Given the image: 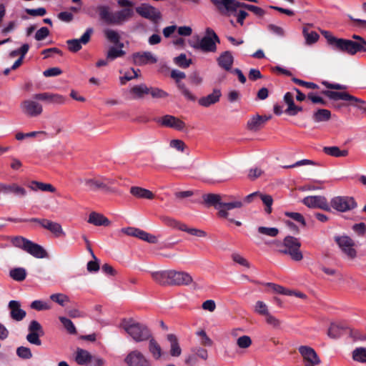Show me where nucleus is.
<instances>
[{
    "label": "nucleus",
    "instance_id": "1",
    "mask_svg": "<svg viewBox=\"0 0 366 366\" xmlns=\"http://www.w3.org/2000/svg\"><path fill=\"white\" fill-rule=\"evenodd\" d=\"M321 34L327 39V44L335 50L355 55L357 52H366V41L360 36L354 34L352 38L355 40L340 39L334 36L328 31L322 30Z\"/></svg>",
    "mask_w": 366,
    "mask_h": 366
},
{
    "label": "nucleus",
    "instance_id": "2",
    "mask_svg": "<svg viewBox=\"0 0 366 366\" xmlns=\"http://www.w3.org/2000/svg\"><path fill=\"white\" fill-rule=\"evenodd\" d=\"M204 201L213 205L218 211V216L220 218L228 219L230 222H234L237 226H241L242 223L239 221H235L232 218H229V211L234 208H241L243 206V202L240 200H236L231 202H224L222 201L221 195L217 194H207L204 196Z\"/></svg>",
    "mask_w": 366,
    "mask_h": 366
},
{
    "label": "nucleus",
    "instance_id": "3",
    "mask_svg": "<svg viewBox=\"0 0 366 366\" xmlns=\"http://www.w3.org/2000/svg\"><path fill=\"white\" fill-rule=\"evenodd\" d=\"M121 327L136 342L147 341L152 334L145 325L132 320H124L121 323Z\"/></svg>",
    "mask_w": 366,
    "mask_h": 366
},
{
    "label": "nucleus",
    "instance_id": "4",
    "mask_svg": "<svg viewBox=\"0 0 366 366\" xmlns=\"http://www.w3.org/2000/svg\"><path fill=\"white\" fill-rule=\"evenodd\" d=\"M279 252L288 254L294 261H301L303 259L302 252L300 250L301 243L298 239L292 237H286L282 242H274Z\"/></svg>",
    "mask_w": 366,
    "mask_h": 366
},
{
    "label": "nucleus",
    "instance_id": "5",
    "mask_svg": "<svg viewBox=\"0 0 366 366\" xmlns=\"http://www.w3.org/2000/svg\"><path fill=\"white\" fill-rule=\"evenodd\" d=\"M213 4L222 13H229L237 11L238 8L242 7L248 9L254 14L262 16L264 11L256 6L240 3L234 0H212Z\"/></svg>",
    "mask_w": 366,
    "mask_h": 366
},
{
    "label": "nucleus",
    "instance_id": "6",
    "mask_svg": "<svg viewBox=\"0 0 366 366\" xmlns=\"http://www.w3.org/2000/svg\"><path fill=\"white\" fill-rule=\"evenodd\" d=\"M219 42V39L215 32L210 28L206 29V36L196 42L191 41L190 46L195 49L201 50L203 52H215L217 51V43Z\"/></svg>",
    "mask_w": 366,
    "mask_h": 366
},
{
    "label": "nucleus",
    "instance_id": "7",
    "mask_svg": "<svg viewBox=\"0 0 366 366\" xmlns=\"http://www.w3.org/2000/svg\"><path fill=\"white\" fill-rule=\"evenodd\" d=\"M336 242L345 255L350 259H354L357 257L355 242L347 236L336 238Z\"/></svg>",
    "mask_w": 366,
    "mask_h": 366
},
{
    "label": "nucleus",
    "instance_id": "8",
    "mask_svg": "<svg viewBox=\"0 0 366 366\" xmlns=\"http://www.w3.org/2000/svg\"><path fill=\"white\" fill-rule=\"evenodd\" d=\"M90 190H108L109 185L112 184V181L104 177H95L92 178H86L81 180Z\"/></svg>",
    "mask_w": 366,
    "mask_h": 366
},
{
    "label": "nucleus",
    "instance_id": "9",
    "mask_svg": "<svg viewBox=\"0 0 366 366\" xmlns=\"http://www.w3.org/2000/svg\"><path fill=\"white\" fill-rule=\"evenodd\" d=\"M171 77L175 80L178 89L187 99L189 101L196 100V97L189 91L185 84L182 82V80L186 77L184 72L174 69L171 71Z\"/></svg>",
    "mask_w": 366,
    "mask_h": 366
},
{
    "label": "nucleus",
    "instance_id": "10",
    "mask_svg": "<svg viewBox=\"0 0 366 366\" xmlns=\"http://www.w3.org/2000/svg\"><path fill=\"white\" fill-rule=\"evenodd\" d=\"M331 207L338 212H346L356 207L353 198L349 197H335L330 201Z\"/></svg>",
    "mask_w": 366,
    "mask_h": 366
},
{
    "label": "nucleus",
    "instance_id": "11",
    "mask_svg": "<svg viewBox=\"0 0 366 366\" xmlns=\"http://www.w3.org/2000/svg\"><path fill=\"white\" fill-rule=\"evenodd\" d=\"M21 112L30 117H38L43 112V107L34 99H25L21 104Z\"/></svg>",
    "mask_w": 366,
    "mask_h": 366
},
{
    "label": "nucleus",
    "instance_id": "12",
    "mask_svg": "<svg viewBox=\"0 0 366 366\" xmlns=\"http://www.w3.org/2000/svg\"><path fill=\"white\" fill-rule=\"evenodd\" d=\"M298 351L302 355L305 366H316L320 365V359L313 348L302 345L299 347Z\"/></svg>",
    "mask_w": 366,
    "mask_h": 366
},
{
    "label": "nucleus",
    "instance_id": "13",
    "mask_svg": "<svg viewBox=\"0 0 366 366\" xmlns=\"http://www.w3.org/2000/svg\"><path fill=\"white\" fill-rule=\"evenodd\" d=\"M136 11L141 16L154 23L158 22L162 18L161 13L158 9L146 4L137 6Z\"/></svg>",
    "mask_w": 366,
    "mask_h": 366
},
{
    "label": "nucleus",
    "instance_id": "14",
    "mask_svg": "<svg viewBox=\"0 0 366 366\" xmlns=\"http://www.w3.org/2000/svg\"><path fill=\"white\" fill-rule=\"evenodd\" d=\"M302 202L309 208H319L328 212L331 210V207L324 196H308L304 198Z\"/></svg>",
    "mask_w": 366,
    "mask_h": 366
},
{
    "label": "nucleus",
    "instance_id": "15",
    "mask_svg": "<svg viewBox=\"0 0 366 366\" xmlns=\"http://www.w3.org/2000/svg\"><path fill=\"white\" fill-rule=\"evenodd\" d=\"M129 366H151L150 361L139 350L129 352L124 360Z\"/></svg>",
    "mask_w": 366,
    "mask_h": 366
},
{
    "label": "nucleus",
    "instance_id": "16",
    "mask_svg": "<svg viewBox=\"0 0 366 366\" xmlns=\"http://www.w3.org/2000/svg\"><path fill=\"white\" fill-rule=\"evenodd\" d=\"M93 33L92 28H88L80 39H74L66 41L68 49L71 52H77L82 48V44H86Z\"/></svg>",
    "mask_w": 366,
    "mask_h": 366
},
{
    "label": "nucleus",
    "instance_id": "17",
    "mask_svg": "<svg viewBox=\"0 0 366 366\" xmlns=\"http://www.w3.org/2000/svg\"><path fill=\"white\" fill-rule=\"evenodd\" d=\"M173 269L159 270L151 272L152 279L162 286H172Z\"/></svg>",
    "mask_w": 366,
    "mask_h": 366
},
{
    "label": "nucleus",
    "instance_id": "18",
    "mask_svg": "<svg viewBox=\"0 0 366 366\" xmlns=\"http://www.w3.org/2000/svg\"><path fill=\"white\" fill-rule=\"evenodd\" d=\"M33 98L51 104H62L65 102V98L62 95L51 92L36 94Z\"/></svg>",
    "mask_w": 366,
    "mask_h": 366
},
{
    "label": "nucleus",
    "instance_id": "19",
    "mask_svg": "<svg viewBox=\"0 0 366 366\" xmlns=\"http://www.w3.org/2000/svg\"><path fill=\"white\" fill-rule=\"evenodd\" d=\"M159 123L164 127L172 128L178 131H184L186 127V124L183 121L172 115L162 117L159 120Z\"/></svg>",
    "mask_w": 366,
    "mask_h": 366
},
{
    "label": "nucleus",
    "instance_id": "20",
    "mask_svg": "<svg viewBox=\"0 0 366 366\" xmlns=\"http://www.w3.org/2000/svg\"><path fill=\"white\" fill-rule=\"evenodd\" d=\"M40 225L51 232L55 237H63L66 235L61 225L58 222L44 219L40 222Z\"/></svg>",
    "mask_w": 366,
    "mask_h": 366
},
{
    "label": "nucleus",
    "instance_id": "21",
    "mask_svg": "<svg viewBox=\"0 0 366 366\" xmlns=\"http://www.w3.org/2000/svg\"><path fill=\"white\" fill-rule=\"evenodd\" d=\"M192 282L193 278L189 273L174 270L172 286H187L192 284Z\"/></svg>",
    "mask_w": 366,
    "mask_h": 366
},
{
    "label": "nucleus",
    "instance_id": "22",
    "mask_svg": "<svg viewBox=\"0 0 366 366\" xmlns=\"http://www.w3.org/2000/svg\"><path fill=\"white\" fill-rule=\"evenodd\" d=\"M147 340H149L148 350L153 359L155 360L162 359L165 355V352L160 344L152 336Z\"/></svg>",
    "mask_w": 366,
    "mask_h": 366
},
{
    "label": "nucleus",
    "instance_id": "23",
    "mask_svg": "<svg viewBox=\"0 0 366 366\" xmlns=\"http://www.w3.org/2000/svg\"><path fill=\"white\" fill-rule=\"evenodd\" d=\"M255 197H259V199L262 201L263 204L265 205V212L267 214H270L272 212V205L273 203V199L271 195L262 194L258 192L252 193L247 195L245 197V202H251L252 199Z\"/></svg>",
    "mask_w": 366,
    "mask_h": 366
},
{
    "label": "nucleus",
    "instance_id": "24",
    "mask_svg": "<svg viewBox=\"0 0 366 366\" xmlns=\"http://www.w3.org/2000/svg\"><path fill=\"white\" fill-rule=\"evenodd\" d=\"M134 14L131 8H125L114 12V25H121L127 21Z\"/></svg>",
    "mask_w": 366,
    "mask_h": 366
},
{
    "label": "nucleus",
    "instance_id": "25",
    "mask_svg": "<svg viewBox=\"0 0 366 366\" xmlns=\"http://www.w3.org/2000/svg\"><path fill=\"white\" fill-rule=\"evenodd\" d=\"M133 57L135 64L138 65L154 64L157 61V58L149 51L136 53L134 54Z\"/></svg>",
    "mask_w": 366,
    "mask_h": 366
},
{
    "label": "nucleus",
    "instance_id": "26",
    "mask_svg": "<svg viewBox=\"0 0 366 366\" xmlns=\"http://www.w3.org/2000/svg\"><path fill=\"white\" fill-rule=\"evenodd\" d=\"M9 308L12 319L16 321L22 320L26 316V312L21 309V304L16 300H11L9 302Z\"/></svg>",
    "mask_w": 366,
    "mask_h": 366
},
{
    "label": "nucleus",
    "instance_id": "27",
    "mask_svg": "<svg viewBox=\"0 0 366 366\" xmlns=\"http://www.w3.org/2000/svg\"><path fill=\"white\" fill-rule=\"evenodd\" d=\"M167 340L169 343V354L172 357H178L182 354V348L179 345V339L174 334H168Z\"/></svg>",
    "mask_w": 366,
    "mask_h": 366
},
{
    "label": "nucleus",
    "instance_id": "28",
    "mask_svg": "<svg viewBox=\"0 0 366 366\" xmlns=\"http://www.w3.org/2000/svg\"><path fill=\"white\" fill-rule=\"evenodd\" d=\"M27 245H26L25 251L29 253L31 255L34 256L36 258H44L46 256V252L44 249V248L29 240V242H26Z\"/></svg>",
    "mask_w": 366,
    "mask_h": 366
},
{
    "label": "nucleus",
    "instance_id": "29",
    "mask_svg": "<svg viewBox=\"0 0 366 366\" xmlns=\"http://www.w3.org/2000/svg\"><path fill=\"white\" fill-rule=\"evenodd\" d=\"M268 119L269 118L265 116H260L258 114L254 115L247 122V127L250 131H257Z\"/></svg>",
    "mask_w": 366,
    "mask_h": 366
},
{
    "label": "nucleus",
    "instance_id": "30",
    "mask_svg": "<svg viewBox=\"0 0 366 366\" xmlns=\"http://www.w3.org/2000/svg\"><path fill=\"white\" fill-rule=\"evenodd\" d=\"M221 97V92L219 89H214L212 94L206 97H203L200 98L198 101L199 104L204 107H208L212 104H214L219 102V98Z\"/></svg>",
    "mask_w": 366,
    "mask_h": 366
},
{
    "label": "nucleus",
    "instance_id": "31",
    "mask_svg": "<svg viewBox=\"0 0 366 366\" xmlns=\"http://www.w3.org/2000/svg\"><path fill=\"white\" fill-rule=\"evenodd\" d=\"M234 61V57L230 51H226L222 53L217 59L218 64L224 69H231Z\"/></svg>",
    "mask_w": 366,
    "mask_h": 366
},
{
    "label": "nucleus",
    "instance_id": "32",
    "mask_svg": "<svg viewBox=\"0 0 366 366\" xmlns=\"http://www.w3.org/2000/svg\"><path fill=\"white\" fill-rule=\"evenodd\" d=\"M88 222L95 226H109L111 224L105 216L95 212L90 213Z\"/></svg>",
    "mask_w": 366,
    "mask_h": 366
},
{
    "label": "nucleus",
    "instance_id": "33",
    "mask_svg": "<svg viewBox=\"0 0 366 366\" xmlns=\"http://www.w3.org/2000/svg\"><path fill=\"white\" fill-rule=\"evenodd\" d=\"M129 94L134 99H142L144 95L148 94L149 92V87L144 84L135 85L129 89Z\"/></svg>",
    "mask_w": 366,
    "mask_h": 366
},
{
    "label": "nucleus",
    "instance_id": "34",
    "mask_svg": "<svg viewBox=\"0 0 366 366\" xmlns=\"http://www.w3.org/2000/svg\"><path fill=\"white\" fill-rule=\"evenodd\" d=\"M92 360V355L86 350L78 348L76 352L75 361L80 365H88Z\"/></svg>",
    "mask_w": 366,
    "mask_h": 366
},
{
    "label": "nucleus",
    "instance_id": "35",
    "mask_svg": "<svg viewBox=\"0 0 366 366\" xmlns=\"http://www.w3.org/2000/svg\"><path fill=\"white\" fill-rule=\"evenodd\" d=\"M97 11L102 21L108 24H113L114 12H112L108 6H99L97 7Z\"/></svg>",
    "mask_w": 366,
    "mask_h": 366
},
{
    "label": "nucleus",
    "instance_id": "36",
    "mask_svg": "<svg viewBox=\"0 0 366 366\" xmlns=\"http://www.w3.org/2000/svg\"><path fill=\"white\" fill-rule=\"evenodd\" d=\"M130 193L137 198L147 199H152L154 198V194L151 191L139 187H131Z\"/></svg>",
    "mask_w": 366,
    "mask_h": 366
},
{
    "label": "nucleus",
    "instance_id": "37",
    "mask_svg": "<svg viewBox=\"0 0 366 366\" xmlns=\"http://www.w3.org/2000/svg\"><path fill=\"white\" fill-rule=\"evenodd\" d=\"M29 187L33 191L41 190L42 192H49L52 193L56 192V188L52 184L36 181L31 182Z\"/></svg>",
    "mask_w": 366,
    "mask_h": 366
},
{
    "label": "nucleus",
    "instance_id": "38",
    "mask_svg": "<svg viewBox=\"0 0 366 366\" xmlns=\"http://www.w3.org/2000/svg\"><path fill=\"white\" fill-rule=\"evenodd\" d=\"M324 152L330 156L335 157H347L349 154L348 150H341L338 147H325L323 148Z\"/></svg>",
    "mask_w": 366,
    "mask_h": 366
},
{
    "label": "nucleus",
    "instance_id": "39",
    "mask_svg": "<svg viewBox=\"0 0 366 366\" xmlns=\"http://www.w3.org/2000/svg\"><path fill=\"white\" fill-rule=\"evenodd\" d=\"M119 73L122 74V76H119V81L122 85H124L127 81L136 79L139 76L137 71L133 68H130L129 69L124 71L120 70Z\"/></svg>",
    "mask_w": 366,
    "mask_h": 366
},
{
    "label": "nucleus",
    "instance_id": "40",
    "mask_svg": "<svg viewBox=\"0 0 366 366\" xmlns=\"http://www.w3.org/2000/svg\"><path fill=\"white\" fill-rule=\"evenodd\" d=\"M122 43H120L119 44V48H116L114 46L110 47L107 53V60L112 61L118 57H122L124 56L125 51L122 49Z\"/></svg>",
    "mask_w": 366,
    "mask_h": 366
},
{
    "label": "nucleus",
    "instance_id": "41",
    "mask_svg": "<svg viewBox=\"0 0 366 366\" xmlns=\"http://www.w3.org/2000/svg\"><path fill=\"white\" fill-rule=\"evenodd\" d=\"M352 357L354 361L365 363L366 362V348L360 347L352 351Z\"/></svg>",
    "mask_w": 366,
    "mask_h": 366
},
{
    "label": "nucleus",
    "instance_id": "42",
    "mask_svg": "<svg viewBox=\"0 0 366 366\" xmlns=\"http://www.w3.org/2000/svg\"><path fill=\"white\" fill-rule=\"evenodd\" d=\"M254 312L259 315L264 317L270 313L268 305L261 300H258L255 302L254 305Z\"/></svg>",
    "mask_w": 366,
    "mask_h": 366
},
{
    "label": "nucleus",
    "instance_id": "43",
    "mask_svg": "<svg viewBox=\"0 0 366 366\" xmlns=\"http://www.w3.org/2000/svg\"><path fill=\"white\" fill-rule=\"evenodd\" d=\"M325 95L333 100H345L350 98L349 93L326 90L322 92Z\"/></svg>",
    "mask_w": 366,
    "mask_h": 366
},
{
    "label": "nucleus",
    "instance_id": "44",
    "mask_svg": "<svg viewBox=\"0 0 366 366\" xmlns=\"http://www.w3.org/2000/svg\"><path fill=\"white\" fill-rule=\"evenodd\" d=\"M180 230L184 231L188 234L197 237L204 238L207 236V233L205 231L197 228L188 227L186 224L181 225Z\"/></svg>",
    "mask_w": 366,
    "mask_h": 366
},
{
    "label": "nucleus",
    "instance_id": "45",
    "mask_svg": "<svg viewBox=\"0 0 366 366\" xmlns=\"http://www.w3.org/2000/svg\"><path fill=\"white\" fill-rule=\"evenodd\" d=\"M265 322L272 327L274 330H277L280 328L281 321L274 316L272 314L269 313L267 315L264 317Z\"/></svg>",
    "mask_w": 366,
    "mask_h": 366
},
{
    "label": "nucleus",
    "instance_id": "46",
    "mask_svg": "<svg viewBox=\"0 0 366 366\" xmlns=\"http://www.w3.org/2000/svg\"><path fill=\"white\" fill-rule=\"evenodd\" d=\"M331 117V113L327 109H319L314 114V119L316 122L327 121Z\"/></svg>",
    "mask_w": 366,
    "mask_h": 366
},
{
    "label": "nucleus",
    "instance_id": "47",
    "mask_svg": "<svg viewBox=\"0 0 366 366\" xmlns=\"http://www.w3.org/2000/svg\"><path fill=\"white\" fill-rule=\"evenodd\" d=\"M10 276L16 281H22L26 278V272L24 268L19 267L10 271Z\"/></svg>",
    "mask_w": 366,
    "mask_h": 366
},
{
    "label": "nucleus",
    "instance_id": "48",
    "mask_svg": "<svg viewBox=\"0 0 366 366\" xmlns=\"http://www.w3.org/2000/svg\"><path fill=\"white\" fill-rule=\"evenodd\" d=\"M303 34L305 38L306 44L308 45L317 42L320 38L319 34L315 31L309 32L307 29H303Z\"/></svg>",
    "mask_w": 366,
    "mask_h": 366
},
{
    "label": "nucleus",
    "instance_id": "49",
    "mask_svg": "<svg viewBox=\"0 0 366 366\" xmlns=\"http://www.w3.org/2000/svg\"><path fill=\"white\" fill-rule=\"evenodd\" d=\"M260 234L274 237L279 234V229L276 227H259L257 229Z\"/></svg>",
    "mask_w": 366,
    "mask_h": 366
},
{
    "label": "nucleus",
    "instance_id": "50",
    "mask_svg": "<svg viewBox=\"0 0 366 366\" xmlns=\"http://www.w3.org/2000/svg\"><path fill=\"white\" fill-rule=\"evenodd\" d=\"M50 299L61 306H64L66 303L69 302V297L62 293L52 294L50 296Z\"/></svg>",
    "mask_w": 366,
    "mask_h": 366
},
{
    "label": "nucleus",
    "instance_id": "51",
    "mask_svg": "<svg viewBox=\"0 0 366 366\" xmlns=\"http://www.w3.org/2000/svg\"><path fill=\"white\" fill-rule=\"evenodd\" d=\"M349 97L350 98L347 99L346 101L350 102L352 106L356 107L357 108L361 110L366 111V108L365 107L366 105V102L364 100L359 99L355 96H352L350 94Z\"/></svg>",
    "mask_w": 366,
    "mask_h": 366
},
{
    "label": "nucleus",
    "instance_id": "52",
    "mask_svg": "<svg viewBox=\"0 0 366 366\" xmlns=\"http://www.w3.org/2000/svg\"><path fill=\"white\" fill-rule=\"evenodd\" d=\"M137 237L149 243H156L157 238L149 233L138 229Z\"/></svg>",
    "mask_w": 366,
    "mask_h": 366
},
{
    "label": "nucleus",
    "instance_id": "53",
    "mask_svg": "<svg viewBox=\"0 0 366 366\" xmlns=\"http://www.w3.org/2000/svg\"><path fill=\"white\" fill-rule=\"evenodd\" d=\"M16 355L19 357L24 360H29L32 357V352L27 347L21 346L16 349Z\"/></svg>",
    "mask_w": 366,
    "mask_h": 366
},
{
    "label": "nucleus",
    "instance_id": "54",
    "mask_svg": "<svg viewBox=\"0 0 366 366\" xmlns=\"http://www.w3.org/2000/svg\"><path fill=\"white\" fill-rule=\"evenodd\" d=\"M231 257H232V259L235 263H237L245 268H247V269L250 267L249 262L247 261V259L246 258H244L240 254L235 252V253H233Z\"/></svg>",
    "mask_w": 366,
    "mask_h": 366
},
{
    "label": "nucleus",
    "instance_id": "55",
    "mask_svg": "<svg viewBox=\"0 0 366 366\" xmlns=\"http://www.w3.org/2000/svg\"><path fill=\"white\" fill-rule=\"evenodd\" d=\"M59 319L69 333L76 334V327L69 319L64 317H59Z\"/></svg>",
    "mask_w": 366,
    "mask_h": 366
},
{
    "label": "nucleus",
    "instance_id": "56",
    "mask_svg": "<svg viewBox=\"0 0 366 366\" xmlns=\"http://www.w3.org/2000/svg\"><path fill=\"white\" fill-rule=\"evenodd\" d=\"M104 35L106 38L111 42L114 44H118L120 39V36L117 31L107 29L104 31Z\"/></svg>",
    "mask_w": 366,
    "mask_h": 366
},
{
    "label": "nucleus",
    "instance_id": "57",
    "mask_svg": "<svg viewBox=\"0 0 366 366\" xmlns=\"http://www.w3.org/2000/svg\"><path fill=\"white\" fill-rule=\"evenodd\" d=\"M174 61L177 65L182 68L189 67L192 63V60L187 59V56L184 54H182L179 56L175 57Z\"/></svg>",
    "mask_w": 366,
    "mask_h": 366
},
{
    "label": "nucleus",
    "instance_id": "58",
    "mask_svg": "<svg viewBox=\"0 0 366 366\" xmlns=\"http://www.w3.org/2000/svg\"><path fill=\"white\" fill-rule=\"evenodd\" d=\"M149 94H150L153 98L164 99L169 96L167 92L159 88L151 87L149 88Z\"/></svg>",
    "mask_w": 366,
    "mask_h": 366
},
{
    "label": "nucleus",
    "instance_id": "59",
    "mask_svg": "<svg viewBox=\"0 0 366 366\" xmlns=\"http://www.w3.org/2000/svg\"><path fill=\"white\" fill-rule=\"evenodd\" d=\"M237 345L239 348L246 349L251 346L252 340L249 336L243 335L237 340Z\"/></svg>",
    "mask_w": 366,
    "mask_h": 366
},
{
    "label": "nucleus",
    "instance_id": "60",
    "mask_svg": "<svg viewBox=\"0 0 366 366\" xmlns=\"http://www.w3.org/2000/svg\"><path fill=\"white\" fill-rule=\"evenodd\" d=\"M197 335L200 337V342L204 346H212V340L207 335L204 330H199L196 332Z\"/></svg>",
    "mask_w": 366,
    "mask_h": 366
},
{
    "label": "nucleus",
    "instance_id": "61",
    "mask_svg": "<svg viewBox=\"0 0 366 366\" xmlns=\"http://www.w3.org/2000/svg\"><path fill=\"white\" fill-rule=\"evenodd\" d=\"M31 307L38 311L47 310L51 308V307L46 302H44L41 300H35L32 302L31 304Z\"/></svg>",
    "mask_w": 366,
    "mask_h": 366
},
{
    "label": "nucleus",
    "instance_id": "62",
    "mask_svg": "<svg viewBox=\"0 0 366 366\" xmlns=\"http://www.w3.org/2000/svg\"><path fill=\"white\" fill-rule=\"evenodd\" d=\"M292 81L295 82V84H298V85H300L302 86H304V87H306L307 89H317L319 88L318 85L313 83V82H308V81H305L303 80H301V79H297L295 77H293L292 79Z\"/></svg>",
    "mask_w": 366,
    "mask_h": 366
},
{
    "label": "nucleus",
    "instance_id": "63",
    "mask_svg": "<svg viewBox=\"0 0 366 366\" xmlns=\"http://www.w3.org/2000/svg\"><path fill=\"white\" fill-rule=\"evenodd\" d=\"M29 331L32 333L44 335L41 325L36 320H32L29 325Z\"/></svg>",
    "mask_w": 366,
    "mask_h": 366
},
{
    "label": "nucleus",
    "instance_id": "64",
    "mask_svg": "<svg viewBox=\"0 0 366 366\" xmlns=\"http://www.w3.org/2000/svg\"><path fill=\"white\" fill-rule=\"evenodd\" d=\"M169 146L172 148L177 149L179 152H183L186 148V144L182 140L180 139H172L169 142Z\"/></svg>",
    "mask_w": 366,
    "mask_h": 366
}]
</instances>
